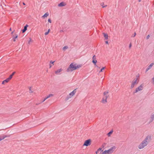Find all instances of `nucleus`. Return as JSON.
Returning <instances> with one entry per match:
<instances>
[{
    "mask_svg": "<svg viewBox=\"0 0 154 154\" xmlns=\"http://www.w3.org/2000/svg\"><path fill=\"white\" fill-rule=\"evenodd\" d=\"M151 140V136L148 135L146 138L139 145L138 148L139 149H141L146 146Z\"/></svg>",
    "mask_w": 154,
    "mask_h": 154,
    "instance_id": "obj_1",
    "label": "nucleus"
},
{
    "mask_svg": "<svg viewBox=\"0 0 154 154\" xmlns=\"http://www.w3.org/2000/svg\"><path fill=\"white\" fill-rule=\"evenodd\" d=\"M116 147L115 146H113L108 150L104 151L103 152L102 154H111L116 149Z\"/></svg>",
    "mask_w": 154,
    "mask_h": 154,
    "instance_id": "obj_2",
    "label": "nucleus"
},
{
    "mask_svg": "<svg viewBox=\"0 0 154 154\" xmlns=\"http://www.w3.org/2000/svg\"><path fill=\"white\" fill-rule=\"evenodd\" d=\"M78 67L76 66L75 64H73L72 63H71L69 68L67 69V71L69 72H72L74 70H75L77 69Z\"/></svg>",
    "mask_w": 154,
    "mask_h": 154,
    "instance_id": "obj_3",
    "label": "nucleus"
},
{
    "mask_svg": "<svg viewBox=\"0 0 154 154\" xmlns=\"http://www.w3.org/2000/svg\"><path fill=\"white\" fill-rule=\"evenodd\" d=\"M139 81V80L137 78L136 79H134L132 82V84L131 87V88H133L135 85L138 84Z\"/></svg>",
    "mask_w": 154,
    "mask_h": 154,
    "instance_id": "obj_4",
    "label": "nucleus"
},
{
    "mask_svg": "<svg viewBox=\"0 0 154 154\" xmlns=\"http://www.w3.org/2000/svg\"><path fill=\"white\" fill-rule=\"evenodd\" d=\"M91 140L90 139L86 140L85 141L83 144V146H87L90 145H91Z\"/></svg>",
    "mask_w": 154,
    "mask_h": 154,
    "instance_id": "obj_5",
    "label": "nucleus"
},
{
    "mask_svg": "<svg viewBox=\"0 0 154 154\" xmlns=\"http://www.w3.org/2000/svg\"><path fill=\"white\" fill-rule=\"evenodd\" d=\"M143 86L142 85H140L138 88H136L135 91L134 92V93H136L139 91L142 90L143 89Z\"/></svg>",
    "mask_w": 154,
    "mask_h": 154,
    "instance_id": "obj_6",
    "label": "nucleus"
},
{
    "mask_svg": "<svg viewBox=\"0 0 154 154\" xmlns=\"http://www.w3.org/2000/svg\"><path fill=\"white\" fill-rule=\"evenodd\" d=\"M108 91H106L103 93V97L104 98H105L107 100V98L109 97V95L108 94Z\"/></svg>",
    "mask_w": 154,
    "mask_h": 154,
    "instance_id": "obj_7",
    "label": "nucleus"
},
{
    "mask_svg": "<svg viewBox=\"0 0 154 154\" xmlns=\"http://www.w3.org/2000/svg\"><path fill=\"white\" fill-rule=\"evenodd\" d=\"M10 137V135H3L0 136V139H1V140L4 139L5 137Z\"/></svg>",
    "mask_w": 154,
    "mask_h": 154,
    "instance_id": "obj_8",
    "label": "nucleus"
},
{
    "mask_svg": "<svg viewBox=\"0 0 154 154\" xmlns=\"http://www.w3.org/2000/svg\"><path fill=\"white\" fill-rule=\"evenodd\" d=\"M62 69L61 68L60 69L55 71V73L56 74H60V73L62 71Z\"/></svg>",
    "mask_w": 154,
    "mask_h": 154,
    "instance_id": "obj_9",
    "label": "nucleus"
},
{
    "mask_svg": "<svg viewBox=\"0 0 154 154\" xmlns=\"http://www.w3.org/2000/svg\"><path fill=\"white\" fill-rule=\"evenodd\" d=\"M76 92V89H74L69 94V95L71 96V97L73 96Z\"/></svg>",
    "mask_w": 154,
    "mask_h": 154,
    "instance_id": "obj_10",
    "label": "nucleus"
},
{
    "mask_svg": "<svg viewBox=\"0 0 154 154\" xmlns=\"http://www.w3.org/2000/svg\"><path fill=\"white\" fill-rule=\"evenodd\" d=\"M28 26L27 25H26L25 26H24V29L22 30L23 33L24 32L26 31L27 29V27Z\"/></svg>",
    "mask_w": 154,
    "mask_h": 154,
    "instance_id": "obj_11",
    "label": "nucleus"
},
{
    "mask_svg": "<svg viewBox=\"0 0 154 154\" xmlns=\"http://www.w3.org/2000/svg\"><path fill=\"white\" fill-rule=\"evenodd\" d=\"M66 4H65L63 2H62L58 5V6L59 7H62L64 6Z\"/></svg>",
    "mask_w": 154,
    "mask_h": 154,
    "instance_id": "obj_12",
    "label": "nucleus"
},
{
    "mask_svg": "<svg viewBox=\"0 0 154 154\" xmlns=\"http://www.w3.org/2000/svg\"><path fill=\"white\" fill-rule=\"evenodd\" d=\"M53 96V94H50L48 96H47L45 98L44 100H43V101L42 102V103L44 102L48 98L50 97H51L52 96Z\"/></svg>",
    "mask_w": 154,
    "mask_h": 154,
    "instance_id": "obj_13",
    "label": "nucleus"
},
{
    "mask_svg": "<svg viewBox=\"0 0 154 154\" xmlns=\"http://www.w3.org/2000/svg\"><path fill=\"white\" fill-rule=\"evenodd\" d=\"M151 120L149 122V123L151 122L154 120V114L151 115Z\"/></svg>",
    "mask_w": 154,
    "mask_h": 154,
    "instance_id": "obj_14",
    "label": "nucleus"
},
{
    "mask_svg": "<svg viewBox=\"0 0 154 154\" xmlns=\"http://www.w3.org/2000/svg\"><path fill=\"white\" fill-rule=\"evenodd\" d=\"M102 102L103 103H105L107 102V100L105 98H104V97H103Z\"/></svg>",
    "mask_w": 154,
    "mask_h": 154,
    "instance_id": "obj_15",
    "label": "nucleus"
},
{
    "mask_svg": "<svg viewBox=\"0 0 154 154\" xmlns=\"http://www.w3.org/2000/svg\"><path fill=\"white\" fill-rule=\"evenodd\" d=\"M9 81V80L8 79H6L3 81L2 82V84H4L5 83L8 82Z\"/></svg>",
    "mask_w": 154,
    "mask_h": 154,
    "instance_id": "obj_16",
    "label": "nucleus"
},
{
    "mask_svg": "<svg viewBox=\"0 0 154 154\" xmlns=\"http://www.w3.org/2000/svg\"><path fill=\"white\" fill-rule=\"evenodd\" d=\"M49 15V14L48 13H45L42 17L45 18V17H47Z\"/></svg>",
    "mask_w": 154,
    "mask_h": 154,
    "instance_id": "obj_17",
    "label": "nucleus"
},
{
    "mask_svg": "<svg viewBox=\"0 0 154 154\" xmlns=\"http://www.w3.org/2000/svg\"><path fill=\"white\" fill-rule=\"evenodd\" d=\"M103 34L104 35V37L105 38V39H108V35L107 34H106L105 33H103Z\"/></svg>",
    "mask_w": 154,
    "mask_h": 154,
    "instance_id": "obj_18",
    "label": "nucleus"
},
{
    "mask_svg": "<svg viewBox=\"0 0 154 154\" xmlns=\"http://www.w3.org/2000/svg\"><path fill=\"white\" fill-rule=\"evenodd\" d=\"M153 65L154 63H152L148 66V67L150 69Z\"/></svg>",
    "mask_w": 154,
    "mask_h": 154,
    "instance_id": "obj_19",
    "label": "nucleus"
},
{
    "mask_svg": "<svg viewBox=\"0 0 154 154\" xmlns=\"http://www.w3.org/2000/svg\"><path fill=\"white\" fill-rule=\"evenodd\" d=\"M68 48V46H65L63 48V51H65L66 49Z\"/></svg>",
    "mask_w": 154,
    "mask_h": 154,
    "instance_id": "obj_20",
    "label": "nucleus"
},
{
    "mask_svg": "<svg viewBox=\"0 0 154 154\" xmlns=\"http://www.w3.org/2000/svg\"><path fill=\"white\" fill-rule=\"evenodd\" d=\"M92 62L95 65L97 62V61L96 60H92Z\"/></svg>",
    "mask_w": 154,
    "mask_h": 154,
    "instance_id": "obj_21",
    "label": "nucleus"
},
{
    "mask_svg": "<svg viewBox=\"0 0 154 154\" xmlns=\"http://www.w3.org/2000/svg\"><path fill=\"white\" fill-rule=\"evenodd\" d=\"M29 40L28 41V43L29 44H30V43L31 42H32V40L31 39V38H29Z\"/></svg>",
    "mask_w": 154,
    "mask_h": 154,
    "instance_id": "obj_22",
    "label": "nucleus"
},
{
    "mask_svg": "<svg viewBox=\"0 0 154 154\" xmlns=\"http://www.w3.org/2000/svg\"><path fill=\"white\" fill-rule=\"evenodd\" d=\"M113 131H111L109 132L107 134V135L108 136H110V135L112 134V133Z\"/></svg>",
    "mask_w": 154,
    "mask_h": 154,
    "instance_id": "obj_23",
    "label": "nucleus"
},
{
    "mask_svg": "<svg viewBox=\"0 0 154 154\" xmlns=\"http://www.w3.org/2000/svg\"><path fill=\"white\" fill-rule=\"evenodd\" d=\"M105 67H103L101 69V70H100V71L99 72H102L103 71V70L104 69H105Z\"/></svg>",
    "mask_w": 154,
    "mask_h": 154,
    "instance_id": "obj_24",
    "label": "nucleus"
},
{
    "mask_svg": "<svg viewBox=\"0 0 154 154\" xmlns=\"http://www.w3.org/2000/svg\"><path fill=\"white\" fill-rule=\"evenodd\" d=\"M17 36H18L17 35H16V36L13 38L14 41L15 42L16 41L15 39H16V38H17Z\"/></svg>",
    "mask_w": 154,
    "mask_h": 154,
    "instance_id": "obj_25",
    "label": "nucleus"
},
{
    "mask_svg": "<svg viewBox=\"0 0 154 154\" xmlns=\"http://www.w3.org/2000/svg\"><path fill=\"white\" fill-rule=\"evenodd\" d=\"M12 77L11 76V75H10V76H9V77L7 79L9 81L10 80H11V79Z\"/></svg>",
    "mask_w": 154,
    "mask_h": 154,
    "instance_id": "obj_26",
    "label": "nucleus"
},
{
    "mask_svg": "<svg viewBox=\"0 0 154 154\" xmlns=\"http://www.w3.org/2000/svg\"><path fill=\"white\" fill-rule=\"evenodd\" d=\"M106 143H104L102 145V146L103 147H104L105 146H106Z\"/></svg>",
    "mask_w": 154,
    "mask_h": 154,
    "instance_id": "obj_27",
    "label": "nucleus"
},
{
    "mask_svg": "<svg viewBox=\"0 0 154 154\" xmlns=\"http://www.w3.org/2000/svg\"><path fill=\"white\" fill-rule=\"evenodd\" d=\"M48 22H49L50 23H51V21L50 19H49L48 20Z\"/></svg>",
    "mask_w": 154,
    "mask_h": 154,
    "instance_id": "obj_28",
    "label": "nucleus"
},
{
    "mask_svg": "<svg viewBox=\"0 0 154 154\" xmlns=\"http://www.w3.org/2000/svg\"><path fill=\"white\" fill-rule=\"evenodd\" d=\"M149 37H150V35H148L146 36V39H148L149 38Z\"/></svg>",
    "mask_w": 154,
    "mask_h": 154,
    "instance_id": "obj_29",
    "label": "nucleus"
},
{
    "mask_svg": "<svg viewBox=\"0 0 154 154\" xmlns=\"http://www.w3.org/2000/svg\"><path fill=\"white\" fill-rule=\"evenodd\" d=\"M48 33H49L48 32H45V35H47L48 34Z\"/></svg>",
    "mask_w": 154,
    "mask_h": 154,
    "instance_id": "obj_30",
    "label": "nucleus"
},
{
    "mask_svg": "<svg viewBox=\"0 0 154 154\" xmlns=\"http://www.w3.org/2000/svg\"><path fill=\"white\" fill-rule=\"evenodd\" d=\"M95 59H96V58H95V55H94V56H93V57H92V59H93V60H95Z\"/></svg>",
    "mask_w": 154,
    "mask_h": 154,
    "instance_id": "obj_31",
    "label": "nucleus"
},
{
    "mask_svg": "<svg viewBox=\"0 0 154 154\" xmlns=\"http://www.w3.org/2000/svg\"><path fill=\"white\" fill-rule=\"evenodd\" d=\"M131 46H132V45H131V43H130L129 45V48H131Z\"/></svg>",
    "mask_w": 154,
    "mask_h": 154,
    "instance_id": "obj_32",
    "label": "nucleus"
},
{
    "mask_svg": "<svg viewBox=\"0 0 154 154\" xmlns=\"http://www.w3.org/2000/svg\"><path fill=\"white\" fill-rule=\"evenodd\" d=\"M149 69H150L148 67V68L146 69V72H147L148 71V70H149Z\"/></svg>",
    "mask_w": 154,
    "mask_h": 154,
    "instance_id": "obj_33",
    "label": "nucleus"
},
{
    "mask_svg": "<svg viewBox=\"0 0 154 154\" xmlns=\"http://www.w3.org/2000/svg\"><path fill=\"white\" fill-rule=\"evenodd\" d=\"M136 35V33L135 32H134V35L132 36H133L134 37H135Z\"/></svg>",
    "mask_w": 154,
    "mask_h": 154,
    "instance_id": "obj_34",
    "label": "nucleus"
},
{
    "mask_svg": "<svg viewBox=\"0 0 154 154\" xmlns=\"http://www.w3.org/2000/svg\"><path fill=\"white\" fill-rule=\"evenodd\" d=\"M54 62V61H51L50 63L53 64Z\"/></svg>",
    "mask_w": 154,
    "mask_h": 154,
    "instance_id": "obj_35",
    "label": "nucleus"
},
{
    "mask_svg": "<svg viewBox=\"0 0 154 154\" xmlns=\"http://www.w3.org/2000/svg\"><path fill=\"white\" fill-rule=\"evenodd\" d=\"M31 87H30V88H29V91H30V92H32V91H31Z\"/></svg>",
    "mask_w": 154,
    "mask_h": 154,
    "instance_id": "obj_36",
    "label": "nucleus"
},
{
    "mask_svg": "<svg viewBox=\"0 0 154 154\" xmlns=\"http://www.w3.org/2000/svg\"><path fill=\"white\" fill-rule=\"evenodd\" d=\"M102 149L101 148H99L98 150H97L98 151H99L100 150H101Z\"/></svg>",
    "mask_w": 154,
    "mask_h": 154,
    "instance_id": "obj_37",
    "label": "nucleus"
},
{
    "mask_svg": "<svg viewBox=\"0 0 154 154\" xmlns=\"http://www.w3.org/2000/svg\"><path fill=\"white\" fill-rule=\"evenodd\" d=\"M15 73V72H13L12 73V75H14V74Z\"/></svg>",
    "mask_w": 154,
    "mask_h": 154,
    "instance_id": "obj_38",
    "label": "nucleus"
},
{
    "mask_svg": "<svg viewBox=\"0 0 154 154\" xmlns=\"http://www.w3.org/2000/svg\"><path fill=\"white\" fill-rule=\"evenodd\" d=\"M152 80L154 83V77L152 78Z\"/></svg>",
    "mask_w": 154,
    "mask_h": 154,
    "instance_id": "obj_39",
    "label": "nucleus"
},
{
    "mask_svg": "<svg viewBox=\"0 0 154 154\" xmlns=\"http://www.w3.org/2000/svg\"><path fill=\"white\" fill-rule=\"evenodd\" d=\"M106 6H107V5H105V6H102V7H103V8H105V7H106Z\"/></svg>",
    "mask_w": 154,
    "mask_h": 154,
    "instance_id": "obj_40",
    "label": "nucleus"
},
{
    "mask_svg": "<svg viewBox=\"0 0 154 154\" xmlns=\"http://www.w3.org/2000/svg\"><path fill=\"white\" fill-rule=\"evenodd\" d=\"M105 43H106V44H108V41H106L105 42Z\"/></svg>",
    "mask_w": 154,
    "mask_h": 154,
    "instance_id": "obj_41",
    "label": "nucleus"
},
{
    "mask_svg": "<svg viewBox=\"0 0 154 154\" xmlns=\"http://www.w3.org/2000/svg\"><path fill=\"white\" fill-rule=\"evenodd\" d=\"M50 31V29H48V32L49 33V32Z\"/></svg>",
    "mask_w": 154,
    "mask_h": 154,
    "instance_id": "obj_42",
    "label": "nucleus"
},
{
    "mask_svg": "<svg viewBox=\"0 0 154 154\" xmlns=\"http://www.w3.org/2000/svg\"><path fill=\"white\" fill-rule=\"evenodd\" d=\"M51 66H52L51 64H50V67H49V68H51Z\"/></svg>",
    "mask_w": 154,
    "mask_h": 154,
    "instance_id": "obj_43",
    "label": "nucleus"
},
{
    "mask_svg": "<svg viewBox=\"0 0 154 154\" xmlns=\"http://www.w3.org/2000/svg\"><path fill=\"white\" fill-rule=\"evenodd\" d=\"M99 151H98V150L97 151H96V154H97V152H98Z\"/></svg>",
    "mask_w": 154,
    "mask_h": 154,
    "instance_id": "obj_44",
    "label": "nucleus"
},
{
    "mask_svg": "<svg viewBox=\"0 0 154 154\" xmlns=\"http://www.w3.org/2000/svg\"><path fill=\"white\" fill-rule=\"evenodd\" d=\"M23 5H25V4L24 3V2H23Z\"/></svg>",
    "mask_w": 154,
    "mask_h": 154,
    "instance_id": "obj_45",
    "label": "nucleus"
},
{
    "mask_svg": "<svg viewBox=\"0 0 154 154\" xmlns=\"http://www.w3.org/2000/svg\"><path fill=\"white\" fill-rule=\"evenodd\" d=\"M9 30H10V31H11V28H10V29Z\"/></svg>",
    "mask_w": 154,
    "mask_h": 154,
    "instance_id": "obj_46",
    "label": "nucleus"
},
{
    "mask_svg": "<svg viewBox=\"0 0 154 154\" xmlns=\"http://www.w3.org/2000/svg\"><path fill=\"white\" fill-rule=\"evenodd\" d=\"M11 75V76H12V77H13V75H12V74H11V75Z\"/></svg>",
    "mask_w": 154,
    "mask_h": 154,
    "instance_id": "obj_47",
    "label": "nucleus"
},
{
    "mask_svg": "<svg viewBox=\"0 0 154 154\" xmlns=\"http://www.w3.org/2000/svg\"><path fill=\"white\" fill-rule=\"evenodd\" d=\"M141 1V0H138V2H140Z\"/></svg>",
    "mask_w": 154,
    "mask_h": 154,
    "instance_id": "obj_48",
    "label": "nucleus"
},
{
    "mask_svg": "<svg viewBox=\"0 0 154 154\" xmlns=\"http://www.w3.org/2000/svg\"><path fill=\"white\" fill-rule=\"evenodd\" d=\"M13 33V32H11V33L12 34Z\"/></svg>",
    "mask_w": 154,
    "mask_h": 154,
    "instance_id": "obj_49",
    "label": "nucleus"
},
{
    "mask_svg": "<svg viewBox=\"0 0 154 154\" xmlns=\"http://www.w3.org/2000/svg\"><path fill=\"white\" fill-rule=\"evenodd\" d=\"M1 141V139H0V141Z\"/></svg>",
    "mask_w": 154,
    "mask_h": 154,
    "instance_id": "obj_50",
    "label": "nucleus"
}]
</instances>
